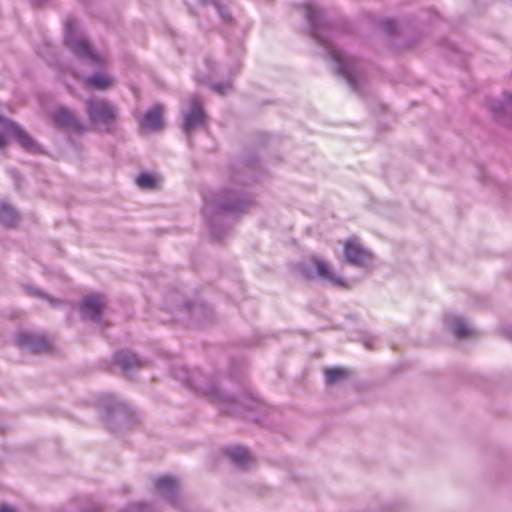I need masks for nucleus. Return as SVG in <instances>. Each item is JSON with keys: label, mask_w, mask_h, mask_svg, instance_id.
<instances>
[{"label": "nucleus", "mask_w": 512, "mask_h": 512, "mask_svg": "<svg viewBox=\"0 0 512 512\" xmlns=\"http://www.w3.org/2000/svg\"><path fill=\"white\" fill-rule=\"evenodd\" d=\"M86 105L88 116L93 124L109 126L117 119L114 106L105 100H88Z\"/></svg>", "instance_id": "obj_2"}, {"label": "nucleus", "mask_w": 512, "mask_h": 512, "mask_svg": "<svg viewBox=\"0 0 512 512\" xmlns=\"http://www.w3.org/2000/svg\"><path fill=\"white\" fill-rule=\"evenodd\" d=\"M53 121L57 126L70 127L76 132L84 131V126L66 108H59L53 115Z\"/></svg>", "instance_id": "obj_7"}, {"label": "nucleus", "mask_w": 512, "mask_h": 512, "mask_svg": "<svg viewBox=\"0 0 512 512\" xmlns=\"http://www.w3.org/2000/svg\"><path fill=\"white\" fill-rule=\"evenodd\" d=\"M113 83V78L104 73L95 74L87 78L84 82L86 87L98 90L108 89L112 87Z\"/></svg>", "instance_id": "obj_10"}, {"label": "nucleus", "mask_w": 512, "mask_h": 512, "mask_svg": "<svg viewBox=\"0 0 512 512\" xmlns=\"http://www.w3.org/2000/svg\"><path fill=\"white\" fill-rule=\"evenodd\" d=\"M324 374L326 382L328 384H334L338 381L346 379L349 376V371L344 368L334 367L327 368Z\"/></svg>", "instance_id": "obj_13"}, {"label": "nucleus", "mask_w": 512, "mask_h": 512, "mask_svg": "<svg viewBox=\"0 0 512 512\" xmlns=\"http://www.w3.org/2000/svg\"><path fill=\"white\" fill-rule=\"evenodd\" d=\"M0 512H16L13 508L3 505L0 507Z\"/></svg>", "instance_id": "obj_20"}, {"label": "nucleus", "mask_w": 512, "mask_h": 512, "mask_svg": "<svg viewBox=\"0 0 512 512\" xmlns=\"http://www.w3.org/2000/svg\"><path fill=\"white\" fill-rule=\"evenodd\" d=\"M76 26V22L73 19H68L66 21V43L67 45L74 51L76 55L79 57L90 61L95 64H104L105 58L96 53L88 41L82 37H76L74 35V29Z\"/></svg>", "instance_id": "obj_1"}, {"label": "nucleus", "mask_w": 512, "mask_h": 512, "mask_svg": "<svg viewBox=\"0 0 512 512\" xmlns=\"http://www.w3.org/2000/svg\"><path fill=\"white\" fill-rule=\"evenodd\" d=\"M116 362L124 368L137 365L138 361L135 355L126 352H120L116 355Z\"/></svg>", "instance_id": "obj_15"}, {"label": "nucleus", "mask_w": 512, "mask_h": 512, "mask_svg": "<svg viewBox=\"0 0 512 512\" xmlns=\"http://www.w3.org/2000/svg\"><path fill=\"white\" fill-rule=\"evenodd\" d=\"M189 110L184 116V130L188 133L191 129L204 123L205 115L201 101L196 96L188 100Z\"/></svg>", "instance_id": "obj_4"}, {"label": "nucleus", "mask_w": 512, "mask_h": 512, "mask_svg": "<svg viewBox=\"0 0 512 512\" xmlns=\"http://www.w3.org/2000/svg\"><path fill=\"white\" fill-rule=\"evenodd\" d=\"M227 455L235 464L246 465L250 460V454L243 447H233L227 450Z\"/></svg>", "instance_id": "obj_12"}, {"label": "nucleus", "mask_w": 512, "mask_h": 512, "mask_svg": "<svg viewBox=\"0 0 512 512\" xmlns=\"http://www.w3.org/2000/svg\"><path fill=\"white\" fill-rule=\"evenodd\" d=\"M105 299L102 295H88L81 304V312L85 318L97 319L105 307Z\"/></svg>", "instance_id": "obj_5"}, {"label": "nucleus", "mask_w": 512, "mask_h": 512, "mask_svg": "<svg viewBox=\"0 0 512 512\" xmlns=\"http://www.w3.org/2000/svg\"><path fill=\"white\" fill-rule=\"evenodd\" d=\"M331 56L339 63V72L345 76V78L350 84H353L351 74L347 71L345 66L342 65L344 61L343 54L339 51L333 50L331 51Z\"/></svg>", "instance_id": "obj_17"}, {"label": "nucleus", "mask_w": 512, "mask_h": 512, "mask_svg": "<svg viewBox=\"0 0 512 512\" xmlns=\"http://www.w3.org/2000/svg\"><path fill=\"white\" fill-rule=\"evenodd\" d=\"M7 141L4 135L0 134V148H3L6 145Z\"/></svg>", "instance_id": "obj_21"}, {"label": "nucleus", "mask_w": 512, "mask_h": 512, "mask_svg": "<svg viewBox=\"0 0 512 512\" xmlns=\"http://www.w3.org/2000/svg\"><path fill=\"white\" fill-rule=\"evenodd\" d=\"M163 107L153 106L143 117L141 127L150 131H158L163 128Z\"/></svg>", "instance_id": "obj_8"}, {"label": "nucleus", "mask_w": 512, "mask_h": 512, "mask_svg": "<svg viewBox=\"0 0 512 512\" xmlns=\"http://www.w3.org/2000/svg\"><path fill=\"white\" fill-rule=\"evenodd\" d=\"M136 182L139 187L145 189H153L157 186V178L152 174H141Z\"/></svg>", "instance_id": "obj_16"}, {"label": "nucleus", "mask_w": 512, "mask_h": 512, "mask_svg": "<svg viewBox=\"0 0 512 512\" xmlns=\"http://www.w3.org/2000/svg\"><path fill=\"white\" fill-rule=\"evenodd\" d=\"M344 253L349 263L358 266L364 265L372 257L371 253L363 248L355 238L345 241Z\"/></svg>", "instance_id": "obj_3"}, {"label": "nucleus", "mask_w": 512, "mask_h": 512, "mask_svg": "<svg viewBox=\"0 0 512 512\" xmlns=\"http://www.w3.org/2000/svg\"><path fill=\"white\" fill-rule=\"evenodd\" d=\"M213 90L217 93L224 95L228 90H230L231 85L225 84V85H213Z\"/></svg>", "instance_id": "obj_19"}, {"label": "nucleus", "mask_w": 512, "mask_h": 512, "mask_svg": "<svg viewBox=\"0 0 512 512\" xmlns=\"http://www.w3.org/2000/svg\"><path fill=\"white\" fill-rule=\"evenodd\" d=\"M17 344L19 346H27L33 352H43L50 348L49 341L44 336H36L29 333H20L17 336Z\"/></svg>", "instance_id": "obj_6"}, {"label": "nucleus", "mask_w": 512, "mask_h": 512, "mask_svg": "<svg viewBox=\"0 0 512 512\" xmlns=\"http://www.w3.org/2000/svg\"><path fill=\"white\" fill-rule=\"evenodd\" d=\"M10 130L19 143L29 151H36L37 145L34 140L18 125L11 124Z\"/></svg>", "instance_id": "obj_11"}, {"label": "nucleus", "mask_w": 512, "mask_h": 512, "mask_svg": "<svg viewBox=\"0 0 512 512\" xmlns=\"http://www.w3.org/2000/svg\"><path fill=\"white\" fill-rule=\"evenodd\" d=\"M453 333L457 337L462 338L468 336L470 334V330L464 323L459 322L454 325Z\"/></svg>", "instance_id": "obj_18"}, {"label": "nucleus", "mask_w": 512, "mask_h": 512, "mask_svg": "<svg viewBox=\"0 0 512 512\" xmlns=\"http://www.w3.org/2000/svg\"><path fill=\"white\" fill-rule=\"evenodd\" d=\"M314 265L316 267L317 273L320 277L328 280L333 285L340 286V287H346L345 280L339 276H337L329 267L328 263L320 260L315 259Z\"/></svg>", "instance_id": "obj_9"}, {"label": "nucleus", "mask_w": 512, "mask_h": 512, "mask_svg": "<svg viewBox=\"0 0 512 512\" xmlns=\"http://www.w3.org/2000/svg\"><path fill=\"white\" fill-rule=\"evenodd\" d=\"M177 486V481L170 476L160 477L156 481V487L161 492H173Z\"/></svg>", "instance_id": "obj_14"}]
</instances>
